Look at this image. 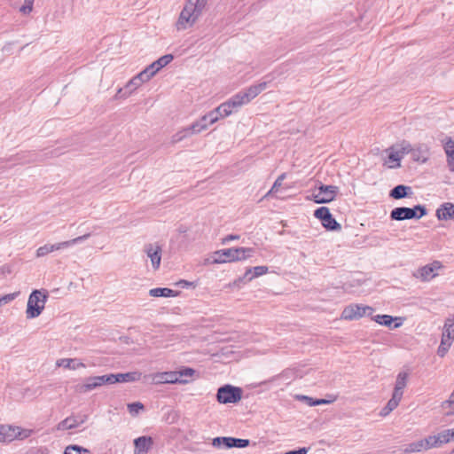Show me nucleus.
<instances>
[{"label": "nucleus", "mask_w": 454, "mask_h": 454, "mask_svg": "<svg viewBox=\"0 0 454 454\" xmlns=\"http://www.w3.org/2000/svg\"><path fill=\"white\" fill-rule=\"evenodd\" d=\"M19 430L17 426L0 424V442H11L16 439L15 431Z\"/></svg>", "instance_id": "obj_22"}, {"label": "nucleus", "mask_w": 454, "mask_h": 454, "mask_svg": "<svg viewBox=\"0 0 454 454\" xmlns=\"http://www.w3.org/2000/svg\"><path fill=\"white\" fill-rule=\"evenodd\" d=\"M129 96V92H128L126 90H125V87L124 88H120L118 89L115 96H114V98L115 99H120V98H126Z\"/></svg>", "instance_id": "obj_51"}, {"label": "nucleus", "mask_w": 454, "mask_h": 454, "mask_svg": "<svg viewBox=\"0 0 454 454\" xmlns=\"http://www.w3.org/2000/svg\"><path fill=\"white\" fill-rule=\"evenodd\" d=\"M242 393L240 387L226 384L217 389L216 400L223 404L236 403L241 400Z\"/></svg>", "instance_id": "obj_4"}, {"label": "nucleus", "mask_w": 454, "mask_h": 454, "mask_svg": "<svg viewBox=\"0 0 454 454\" xmlns=\"http://www.w3.org/2000/svg\"><path fill=\"white\" fill-rule=\"evenodd\" d=\"M144 404L140 402H135L128 404V411L132 415H137L140 411L144 410Z\"/></svg>", "instance_id": "obj_40"}, {"label": "nucleus", "mask_w": 454, "mask_h": 454, "mask_svg": "<svg viewBox=\"0 0 454 454\" xmlns=\"http://www.w3.org/2000/svg\"><path fill=\"white\" fill-rule=\"evenodd\" d=\"M142 373L139 372H129L126 373L114 374L115 383L134 382L141 379Z\"/></svg>", "instance_id": "obj_27"}, {"label": "nucleus", "mask_w": 454, "mask_h": 454, "mask_svg": "<svg viewBox=\"0 0 454 454\" xmlns=\"http://www.w3.org/2000/svg\"><path fill=\"white\" fill-rule=\"evenodd\" d=\"M186 2L190 4L192 11L199 18L205 10L208 0H186Z\"/></svg>", "instance_id": "obj_33"}, {"label": "nucleus", "mask_w": 454, "mask_h": 454, "mask_svg": "<svg viewBox=\"0 0 454 454\" xmlns=\"http://www.w3.org/2000/svg\"><path fill=\"white\" fill-rule=\"evenodd\" d=\"M198 19L199 18L196 16L190 4L186 2L179 15L176 22V27L178 30L185 29L192 27Z\"/></svg>", "instance_id": "obj_11"}, {"label": "nucleus", "mask_w": 454, "mask_h": 454, "mask_svg": "<svg viewBox=\"0 0 454 454\" xmlns=\"http://www.w3.org/2000/svg\"><path fill=\"white\" fill-rule=\"evenodd\" d=\"M98 377H99L98 380L100 381L101 386L106 385V384H114L115 383L114 373L101 375Z\"/></svg>", "instance_id": "obj_44"}, {"label": "nucleus", "mask_w": 454, "mask_h": 454, "mask_svg": "<svg viewBox=\"0 0 454 454\" xmlns=\"http://www.w3.org/2000/svg\"><path fill=\"white\" fill-rule=\"evenodd\" d=\"M176 285L181 288H188V287H196V284L194 282H190L184 279H181L176 283Z\"/></svg>", "instance_id": "obj_48"}, {"label": "nucleus", "mask_w": 454, "mask_h": 454, "mask_svg": "<svg viewBox=\"0 0 454 454\" xmlns=\"http://www.w3.org/2000/svg\"><path fill=\"white\" fill-rule=\"evenodd\" d=\"M267 82H262L258 84L251 85L247 90L237 93L236 99L240 101L241 106L249 103L253 98L259 95L267 88Z\"/></svg>", "instance_id": "obj_10"}, {"label": "nucleus", "mask_w": 454, "mask_h": 454, "mask_svg": "<svg viewBox=\"0 0 454 454\" xmlns=\"http://www.w3.org/2000/svg\"><path fill=\"white\" fill-rule=\"evenodd\" d=\"M35 160H26V162H30V161H34Z\"/></svg>", "instance_id": "obj_59"}, {"label": "nucleus", "mask_w": 454, "mask_h": 454, "mask_svg": "<svg viewBox=\"0 0 454 454\" xmlns=\"http://www.w3.org/2000/svg\"><path fill=\"white\" fill-rule=\"evenodd\" d=\"M451 454H454V450L451 451Z\"/></svg>", "instance_id": "obj_60"}, {"label": "nucleus", "mask_w": 454, "mask_h": 454, "mask_svg": "<svg viewBox=\"0 0 454 454\" xmlns=\"http://www.w3.org/2000/svg\"><path fill=\"white\" fill-rule=\"evenodd\" d=\"M408 372H401L398 373L395 380V388L393 391L392 396L398 399L399 401L402 400L403 395V389L406 387L407 380H408Z\"/></svg>", "instance_id": "obj_20"}, {"label": "nucleus", "mask_w": 454, "mask_h": 454, "mask_svg": "<svg viewBox=\"0 0 454 454\" xmlns=\"http://www.w3.org/2000/svg\"><path fill=\"white\" fill-rule=\"evenodd\" d=\"M88 419L87 415L69 416L57 425L58 430H69L78 427Z\"/></svg>", "instance_id": "obj_17"}, {"label": "nucleus", "mask_w": 454, "mask_h": 454, "mask_svg": "<svg viewBox=\"0 0 454 454\" xmlns=\"http://www.w3.org/2000/svg\"><path fill=\"white\" fill-rule=\"evenodd\" d=\"M35 0H25L24 5L28 6L30 9L33 10V4Z\"/></svg>", "instance_id": "obj_57"}, {"label": "nucleus", "mask_w": 454, "mask_h": 454, "mask_svg": "<svg viewBox=\"0 0 454 454\" xmlns=\"http://www.w3.org/2000/svg\"><path fill=\"white\" fill-rule=\"evenodd\" d=\"M453 338H454L453 333H450V332H448V333L443 332L441 342L450 343V346Z\"/></svg>", "instance_id": "obj_53"}, {"label": "nucleus", "mask_w": 454, "mask_h": 454, "mask_svg": "<svg viewBox=\"0 0 454 454\" xmlns=\"http://www.w3.org/2000/svg\"><path fill=\"white\" fill-rule=\"evenodd\" d=\"M402 158L400 151H393L389 153L387 160H386V164L392 168L400 167V160Z\"/></svg>", "instance_id": "obj_34"}, {"label": "nucleus", "mask_w": 454, "mask_h": 454, "mask_svg": "<svg viewBox=\"0 0 454 454\" xmlns=\"http://www.w3.org/2000/svg\"><path fill=\"white\" fill-rule=\"evenodd\" d=\"M20 12L23 14H28L32 12V9H30L28 6H26V5H22L20 8Z\"/></svg>", "instance_id": "obj_56"}, {"label": "nucleus", "mask_w": 454, "mask_h": 454, "mask_svg": "<svg viewBox=\"0 0 454 454\" xmlns=\"http://www.w3.org/2000/svg\"><path fill=\"white\" fill-rule=\"evenodd\" d=\"M64 454H90V450L79 445H69L65 449Z\"/></svg>", "instance_id": "obj_36"}, {"label": "nucleus", "mask_w": 454, "mask_h": 454, "mask_svg": "<svg viewBox=\"0 0 454 454\" xmlns=\"http://www.w3.org/2000/svg\"><path fill=\"white\" fill-rule=\"evenodd\" d=\"M153 444V438L151 436H140L134 440L135 450L147 454Z\"/></svg>", "instance_id": "obj_23"}, {"label": "nucleus", "mask_w": 454, "mask_h": 454, "mask_svg": "<svg viewBox=\"0 0 454 454\" xmlns=\"http://www.w3.org/2000/svg\"><path fill=\"white\" fill-rule=\"evenodd\" d=\"M443 332L454 334V319L449 318L445 321Z\"/></svg>", "instance_id": "obj_49"}, {"label": "nucleus", "mask_w": 454, "mask_h": 454, "mask_svg": "<svg viewBox=\"0 0 454 454\" xmlns=\"http://www.w3.org/2000/svg\"><path fill=\"white\" fill-rule=\"evenodd\" d=\"M145 252L150 258L153 268L154 270L159 269L161 261V247L160 246L148 244L145 247Z\"/></svg>", "instance_id": "obj_18"}, {"label": "nucleus", "mask_w": 454, "mask_h": 454, "mask_svg": "<svg viewBox=\"0 0 454 454\" xmlns=\"http://www.w3.org/2000/svg\"><path fill=\"white\" fill-rule=\"evenodd\" d=\"M316 218L322 222L323 226L329 231H339L341 225L333 217L330 210L326 207H320L314 212Z\"/></svg>", "instance_id": "obj_9"}, {"label": "nucleus", "mask_w": 454, "mask_h": 454, "mask_svg": "<svg viewBox=\"0 0 454 454\" xmlns=\"http://www.w3.org/2000/svg\"><path fill=\"white\" fill-rule=\"evenodd\" d=\"M149 294L153 297H176L179 292L167 287H157L151 289Z\"/></svg>", "instance_id": "obj_28"}, {"label": "nucleus", "mask_w": 454, "mask_h": 454, "mask_svg": "<svg viewBox=\"0 0 454 454\" xmlns=\"http://www.w3.org/2000/svg\"><path fill=\"white\" fill-rule=\"evenodd\" d=\"M435 216L439 221H454V204L444 202L435 211Z\"/></svg>", "instance_id": "obj_19"}, {"label": "nucleus", "mask_w": 454, "mask_h": 454, "mask_svg": "<svg viewBox=\"0 0 454 454\" xmlns=\"http://www.w3.org/2000/svg\"><path fill=\"white\" fill-rule=\"evenodd\" d=\"M58 366H63L70 370L84 368L85 364L77 358H63L57 362Z\"/></svg>", "instance_id": "obj_29"}, {"label": "nucleus", "mask_w": 454, "mask_h": 454, "mask_svg": "<svg viewBox=\"0 0 454 454\" xmlns=\"http://www.w3.org/2000/svg\"><path fill=\"white\" fill-rule=\"evenodd\" d=\"M443 408L444 409H450V411H446L447 415H453L454 414V389L451 393L450 398L443 403Z\"/></svg>", "instance_id": "obj_41"}, {"label": "nucleus", "mask_w": 454, "mask_h": 454, "mask_svg": "<svg viewBox=\"0 0 454 454\" xmlns=\"http://www.w3.org/2000/svg\"><path fill=\"white\" fill-rule=\"evenodd\" d=\"M413 194L412 188L404 184H398L389 192V197L394 200L409 198Z\"/></svg>", "instance_id": "obj_21"}, {"label": "nucleus", "mask_w": 454, "mask_h": 454, "mask_svg": "<svg viewBox=\"0 0 454 454\" xmlns=\"http://www.w3.org/2000/svg\"><path fill=\"white\" fill-rule=\"evenodd\" d=\"M48 299L47 292L43 293L40 290H34L27 301L26 316L27 318H35L41 315Z\"/></svg>", "instance_id": "obj_3"}, {"label": "nucleus", "mask_w": 454, "mask_h": 454, "mask_svg": "<svg viewBox=\"0 0 454 454\" xmlns=\"http://www.w3.org/2000/svg\"><path fill=\"white\" fill-rule=\"evenodd\" d=\"M444 150L448 157V165L454 171V140L450 137L444 144Z\"/></svg>", "instance_id": "obj_31"}, {"label": "nucleus", "mask_w": 454, "mask_h": 454, "mask_svg": "<svg viewBox=\"0 0 454 454\" xmlns=\"http://www.w3.org/2000/svg\"><path fill=\"white\" fill-rule=\"evenodd\" d=\"M267 272V266H255L254 268H248L247 269L244 276L242 278H239L236 282H241L244 279H246L247 281H251L254 278L260 277Z\"/></svg>", "instance_id": "obj_24"}, {"label": "nucleus", "mask_w": 454, "mask_h": 454, "mask_svg": "<svg viewBox=\"0 0 454 454\" xmlns=\"http://www.w3.org/2000/svg\"><path fill=\"white\" fill-rule=\"evenodd\" d=\"M152 380L155 384H186L188 383L187 380L177 378L176 372H157L152 375Z\"/></svg>", "instance_id": "obj_12"}, {"label": "nucleus", "mask_w": 454, "mask_h": 454, "mask_svg": "<svg viewBox=\"0 0 454 454\" xmlns=\"http://www.w3.org/2000/svg\"><path fill=\"white\" fill-rule=\"evenodd\" d=\"M427 215V207L424 205L418 204L413 207H395L390 212V218L394 221H404L411 219H420Z\"/></svg>", "instance_id": "obj_2"}, {"label": "nucleus", "mask_w": 454, "mask_h": 454, "mask_svg": "<svg viewBox=\"0 0 454 454\" xmlns=\"http://www.w3.org/2000/svg\"><path fill=\"white\" fill-rule=\"evenodd\" d=\"M250 441L248 439H240L235 437L218 436L213 439L212 445L215 448H246L249 446Z\"/></svg>", "instance_id": "obj_8"}, {"label": "nucleus", "mask_w": 454, "mask_h": 454, "mask_svg": "<svg viewBox=\"0 0 454 454\" xmlns=\"http://www.w3.org/2000/svg\"><path fill=\"white\" fill-rule=\"evenodd\" d=\"M240 106V101L236 99V96L234 95L228 101L222 103L219 106L209 112L210 123H215L220 118L229 116L234 109H238Z\"/></svg>", "instance_id": "obj_5"}, {"label": "nucleus", "mask_w": 454, "mask_h": 454, "mask_svg": "<svg viewBox=\"0 0 454 454\" xmlns=\"http://www.w3.org/2000/svg\"><path fill=\"white\" fill-rule=\"evenodd\" d=\"M17 296V294H5L2 297H0V304H6L12 301H13Z\"/></svg>", "instance_id": "obj_50"}, {"label": "nucleus", "mask_w": 454, "mask_h": 454, "mask_svg": "<svg viewBox=\"0 0 454 454\" xmlns=\"http://www.w3.org/2000/svg\"><path fill=\"white\" fill-rule=\"evenodd\" d=\"M317 189L318 192H313L311 195V200L317 204H326L333 201L339 192V188L335 185L320 184Z\"/></svg>", "instance_id": "obj_7"}, {"label": "nucleus", "mask_w": 454, "mask_h": 454, "mask_svg": "<svg viewBox=\"0 0 454 454\" xmlns=\"http://www.w3.org/2000/svg\"><path fill=\"white\" fill-rule=\"evenodd\" d=\"M0 306H2V304H0Z\"/></svg>", "instance_id": "obj_61"}, {"label": "nucleus", "mask_w": 454, "mask_h": 454, "mask_svg": "<svg viewBox=\"0 0 454 454\" xmlns=\"http://www.w3.org/2000/svg\"><path fill=\"white\" fill-rule=\"evenodd\" d=\"M137 79H139V81L144 83L147 81H149L153 76V73L152 71H150V68H148L147 67L143 70L141 71L139 74H137V75H135Z\"/></svg>", "instance_id": "obj_39"}, {"label": "nucleus", "mask_w": 454, "mask_h": 454, "mask_svg": "<svg viewBox=\"0 0 454 454\" xmlns=\"http://www.w3.org/2000/svg\"><path fill=\"white\" fill-rule=\"evenodd\" d=\"M18 429L19 430H16L15 433H16V439H19V440L27 439L33 434V430H31V429H24V428H21L20 427H18Z\"/></svg>", "instance_id": "obj_42"}, {"label": "nucleus", "mask_w": 454, "mask_h": 454, "mask_svg": "<svg viewBox=\"0 0 454 454\" xmlns=\"http://www.w3.org/2000/svg\"><path fill=\"white\" fill-rule=\"evenodd\" d=\"M434 267L432 264H427L426 266L421 267L418 270L417 274L415 276L417 278H421L422 280H429L430 278L434 277Z\"/></svg>", "instance_id": "obj_32"}, {"label": "nucleus", "mask_w": 454, "mask_h": 454, "mask_svg": "<svg viewBox=\"0 0 454 454\" xmlns=\"http://www.w3.org/2000/svg\"><path fill=\"white\" fill-rule=\"evenodd\" d=\"M90 237V233H87V234H84L82 236H79L77 238H74L73 239H70V240H67V241H63V242H59V243H57V244H45L44 246L43 247H40L37 250H36V256L37 257H43L53 251H57V250H60V249H64V248H67L71 246H74V245H76L82 241H84L86 240L87 239H89Z\"/></svg>", "instance_id": "obj_6"}, {"label": "nucleus", "mask_w": 454, "mask_h": 454, "mask_svg": "<svg viewBox=\"0 0 454 454\" xmlns=\"http://www.w3.org/2000/svg\"><path fill=\"white\" fill-rule=\"evenodd\" d=\"M372 320H374L379 325L388 327L389 329H396L400 327L404 318L400 317H392L390 315H376L371 317Z\"/></svg>", "instance_id": "obj_15"}, {"label": "nucleus", "mask_w": 454, "mask_h": 454, "mask_svg": "<svg viewBox=\"0 0 454 454\" xmlns=\"http://www.w3.org/2000/svg\"><path fill=\"white\" fill-rule=\"evenodd\" d=\"M286 173H283L281 174L277 179L276 181L274 182L271 189L269 191V192L267 193L266 196L273 193L274 192H276L281 185H282V182L284 181V179L286 178Z\"/></svg>", "instance_id": "obj_43"}, {"label": "nucleus", "mask_w": 454, "mask_h": 454, "mask_svg": "<svg viewBox=\"0 0 454 454\" xmlns=\"http://www.w3.org/2000/svg\"><path fill=\"white\" fill-rule=\"evenodd\" d=\"M430 448L440 447L443 443L450 442L454 440V429H446L440 432L435 435H429L427 437Z\"/></svg>", "instance_id": "obj_13"}, {"label": "nucleus", "mask_w": 454, "mask_h": 454, "mask_svg": "<svg viewBox=\"0 0 454 454\" xmlns=\"http://www.w3.org/2000/svg\"><path fill=\"white\" fill-rule=\"evenodd\" d=\"M307 453H308L307 448H300L298 450L287 451L286 454H307Z\"/></svg>", "instance_id": "obj_55"}, {"label": "nucleus", "mask_w": 454, "mask_h": 454, "mask_svg": "<svg viewBox=\"0 0 454 454\" xmlns=\"http://www.w3.org/2000/svg\"><path fill=\"white\" fill-rule=\"evenodd\" d=\"M398 149L396 151H400L402 157L411 151V145L409 143L403 142L400 145H398Z\"/></svg>", "instance_id": "obj_47"}, {"label": "nucleus", "mask_w": 454, "mask_h": 454, "mask_svg": "<svg viewBox=\"0 0 454 454\" xmlns=\"http://www.w3.org/2000/svg\"><path fill=\"white\" fill-rule=\"evenodd\" d=\"M399 403L400 401L398 399L392 396L391 399L387 402V405L381 409L380 415L381 417L388 415L393 410H395L398 406Z\"/></svg>", "instance_id": "obj_35"}, {"label": "nucleus", "mask_w": 454, "mask_h": 454, "mask_svg": "<svg viewBox=\"0 0 454 454\" xmlns=\"http://www.w3.org/2000/svg\"><path fill=\"white\" fill-rule=\"evenodd\" d=\"M195 373V370L192 368L185 367L184 369L176 372L177 378L183 379V377H192Z\"/></svg>", "instance_id": "obj_45"}, {"label": "nucleus", "mask_w": 454, "mask_h": 454, "mask_svg": "<svg viewBox=\"0 0 454 454\" xmlns=\"http://www.w3.org/2000/svg\"><path fill=\"white\" fill-rule=\"evenodd\" d=\"M239 239V235H236V234H230V235H227L226 237H224L223 239H222V243L223 244H226L231 240H238Z\"/></svg>", "instance_id": "obj_54"}, {"label": "nucleus", "mask_w": 454, "mask_h": 454, "mask_svg": "<svg viewBox=\"0 0 454 454\" xmlns=\"http://www.w3.org/2000/svg\"><path fill=\"white\" fill-rule=\"evenodd\" d=\"M173 59L174 58L172 54L164 55L158 59L156 61L153 62L147 67L150 68V71H152L153 74L155 75L161 68L169 64Z\"/></svg>", "instance_id": "obj_25"}, {"label": "nucleus", "mask_w": 454, "mask_h": 454, "mask_svg": "<svg viewBox=\"0 0 454 454\" xmlns=\"http://www.w3.org/2000/svg\"><path fill=\"white\" fill-rule=\"evenodd\" d=\"M98 376L88 377L82 385L78 387L80 393H86L101 387Z\"/></svg>", "instance_id": "obj_26"}, {"label": "nucleus", "mask_w": 454, "mask_h": 454, "mask_svg": "<svg viewBox=\"0 0 454 454\" xmlns=\"http://www.w3.org/2000/svg\"><path fill=\"white\" fill-rule=\"evenodd\" d=\"M143 83L137 79L136 76L131 78L128 83L125 85V90L129 92V95L136 90L138 87H140Z\"/></svg>", "instance_id": "obj_37"}, {"label": "nucleus", "mask_w": 454, "mask_h": 454, "mask_svg": "<svg viewBox=\"0 0 454 454\" xmlns=\"http://www.w3.org/2000/svg\"><path fill=\"white\" fill-rule=\"evenodd\" d=\"M199 123L201 124V126H203V129H207L208 124H211L210 123V117H209V113L205 114L204 116H202L199 121H197Z\"/></svg>", "instance_id": "obj_52"}, {"label": "nucleus", "mask_w": 454, "mask_h": 454, "mask_svg": "<svg viewBox=\"0 0 454 454\" xmlns=\"http://www.w3.org/2000/svg\"><path fill=\"white\" fill-rule=\"evenodd\" d=\"M134 454H141V452H140V451H137V450H135V451H134ZM142 454H145V453H142Z\"/></svg>", "instance_id": "obj_58"}, {"label": "nucleus", "mask_w": 454, "mask_h": 454, "mask_svg": "<svg viewBox=\"0 0 454 454\" xmlns=\"http://www.w3.org/2000/svg\"><path fill=\"white\" fill-rule=\"evenodd\" d=\"M429 449H431V448H430V445H429V442H428V440L427 437L425 439H421L417 442L403 445L400 447L399 450L403 454H411V453L421 452L424 450H427Z\"/></svg>", "instance_id": "obj_16"}, {"label": "nucleus", "mask_w": 454, "mask_h": 454, "mask_svg": "<svg viewBox=\"0 0 454 454\" xmlns=\"http://www.w3.org/2000/svg\"><path fill=\"white\" fill-rule=\"evenodd\" d=\"M301 399L304 400L309 406H317V405L329 403L325 399H314L312 397L306 396V395H301Z\"/></svg>", "instance_id": "obj_38"}, {"label": "nucleus", "mask_w": 454, "mask_h": 454, "mask_svg": "<svg viewBox=\"0 0 454 454\" xmlns=\"http://www.w3.org/2000/svg\"><path fill=\"white\" fill-rule=\"evenodd\" d=\"M367 309H369L368 306H361L358 304L348 305L343 309L341 318L346 320H357L365 314Z\"/></svg>", "instance_id": "obj_14"}, {"label": "nucleus", "mask_w": 454, "mask_h": 454, "mask_svg": "<svg viewBox=\"0 0 454 454\" xmlns=\"http://www.w3.org/2000/svg\"><path fill=\"white\" fill-rule=\"evenodd\" d=\"M449 348H450V343L441 342V344L437 349V355L441 357H443L446 355V353L448 352Z\"/></svg>", "instance_id": "obj_46"}, {"label": "nucleus", "mask_w": 454, "mask_h": 454, "mask_svg": "<svg viewBox=\"0 0 454 454\" xmlns=\"http://www.w3.org/2000/svg\"><path fill=\"white\" fill-rule=\"evenodd\" d=\"M254 253L252 247H231L215 251L214 254V263H225L243 261L251 257Z\"/></svg>", "instance_id": "obj_1"}, {"label": "nucleus", "mask_w": 454, "mask_h": 454, "mask_svg": "<svg viewBox=\"0 0 454 454\" xmlns=\"http://www.w3.org/2000/svg\"><path fill=\"white\" fill-rule=\"evenodd\" d=\"M202 130H205L203 129V126H201V124L199 123L198 121H195L191 126L184 129V132L185 133L184 135L181 136L179 133L175 135L173 137V142H178L188 134H197L201 132Z\"/></svg>", "instance_id": "obj_30"}]
</instances>
